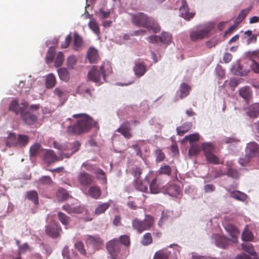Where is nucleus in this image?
Segmentation results:
<instances>
[{
	"instance_id": "obj_1",
	"label": "nucleus",
	"mask_w": 259,
	"mask_h": 259,
	"mask_svg": "<svg viewBox=\"0 0 259 259\" xmlns=\"http://www.w3.org/2000/svg\"><path fill=\"white\" fill-rule=\"evenodd\" d=\"M72 117L77 119L76 123L69 125L67 128L68 133L73 135H79L89 132L92 127L95 126L96 122L86 114H76Z\"/></svg>"
},
{
	"instance_id": "obj_2",
	"label": "nucleus",
	"mask_w": 259,
	"mask_h": 259,
	"mask_svg": "<svg viewBox=\"0 0 259 259\" xmlns=\"http://www.w3.org/2000/svg\"><path fill=\"white\" fill-rule=\"evenodd\" d=\"M132 21L138 27L146 28L149 32L156 33L160 30L159 24L153 18L143 13L133 15Z\"/></svg>"
},
{
	"instance_id": "obj_3",
	"label": "nucleus",
	"mask_w": 259,
	"mask_h": 259,
	"mask_svg": "<svg viewBox=\"0 0 259 259\" xmlns=\"http://www.w3.org/2000/svg\"><path fill=\"white\" fill-rule=\"evenodd\" d=\"M106 248L112 259H125L128 254V250L121 248L117 238L107 242Z\"/></svg>"
},
{
	"instance_id": "obj_4",
	"label": "nucleus",
	"mask_w": 259,
	"mask_h": 259,
	"mask_svg": "<svg viewBox=\"0 0 259 259\" xmlns=\"http://www.w3.org/2000/svg\"><path fill=\"white\" fill-rule=\"evenodd\" d=\"M154 218L150 215H146L143 220L136 218L132 221V227L139 234L146 230H149L154 226Z\"/></svg>"
},
{
	"instance_id": "obj_5",
	"label": "nucleus",
	"mask_w": 259,
	"mask_h": 259,
	"mask_svg": "<svg viewBox=\"0 0 259 259\" xmlns=\"http://www.w3.org/2000/svg\"><path fill=\"white\" fill-rule=\"evenodd\" d=\"M109 67V65L107 63H103L101 66H94L88 72V76L89 79L95 83H99L101 77H103L104 80H105V71L107 68Z\"/></svg>"
},
{
	"instance_id": "obj_6",
	"label": "nucleus",
	"mask_w": 259,
	"mask_h": 259,
	"mask_svg": "<svg viewBox=\"0 0 259 259\" xmlns=\"http://www.w3.org/2000/svg\"><path fill=\"white\" fill-rule=\"evenodd\" d=\"M80 146V144L78 141L66 143L62 146V153L60 154L66 158H69L79 150Z\"/></svg>"
},
{
	"instance_id": "obj_7",
	"label": "nucleus",
	"mask_w": 259,
	"mask_h": 259,
	"mask_svg": "<svg viewBox=\"0 0 259 259\" xmlns=\"http://www.w3.org/2000/svg\"><path fill=\"white\" fill-rule=\"evenodd\" d=\"M45 231L50 237L57 238L59 236L60 232L62 231V228L57 222L55 220H52L46 226Z\"/></svg>"
},
{
	"instance_id": "obj_8",
	"label": "nucleus",
	"mask_w": 259,
	"mask_h": 259,
	"mask_svg": "<svg viewBox=\"0 0 259 259\" xmlns=\"http://www.w3.org/2000/svg\"><path fill=\"white\" fill-rule=\"evenodd\" d=\"M211 30V27L210 26H207L202 29L193 30L190 33V38L192 41H196L205 37H208Z\"/></svg>"
},
{
	"instance_id": "obj_9",
	"label": "nucleus",
	"mask_w": 259,
	"mask_h": 259,
	"mask_svg": "<svg viewBox=\"0 0 259 259\" xmlns=\"http://www.w3.org/2000/svg\"><path fill=\"white\" fill-rule=\"evenodd\" d=\"M86 244L87 245L92 246L95 250H98L103 246V241L98 235H88Z\"/></svg>"
},
{
	"instance_id": "obj_10",
	"label": "nucleus",
	"mask_w": 259,
	"mask_h": 259,
	"mask_svg": "<svg viewBox=\"0 0 259 259\" xmlns=\"http://www.w3.org/2000/svg\"><path fill=\"white\" fill-rule=\"evenodd\" d=\"M77 181L81 186L88 187L93 182L94 177L86 172H81L77 175Z\"/></svg>"
},
{
	"instance_id": "obj_11",
	"label": "nucleus",
	"mask_w": 259,
	"mask_h": 259,
	"mask_svg": "<svg viewBox=\"0 0 259 259\" xmlns=\"http://www.w3.org/2000/svg\"><path fill=\"white\" fill-rule=\"evenodd\" d=\"M20 116L25 124L29 125L34 124L37 120V117L29 111H26L21 110Z\"/></svg>"
},
{
	"instance_id": "obj_12",
	"label": "nucleus",
	"mask_w": 259,
	"mask_h": 259,
	"mask_svg": "<svg viewBox=\"0 0 259 259\" xmlns=\"http://www.w3.org/2000/svg\"><path fill=\"white\" fill-rule=\"evenodd\" d=\"M131 127L128 121L123 122L120 127L117 129L116 132L120 133L125 139H129L132 137L131 132Z\"/></svg>"
},
{
	"instance_id": "obj_13",
	"label": "nucleus",
	"mask_w": 259,
	"mask_h": 259,
	"mask_svg": "<svg viewBox=\"0 0 259 259\" xmlns=\"http://www.w3.org/2000/svg\"><path fill=\"white\" fill-rule=\"evenodd\" d=\"M246 155L250 158L254 157L259 154V146L255 142L249 143L245 149Z\"/></svg>"
},
{
	"instance_id": "obj_14",
	"label": "nucleus",
	"mask_w": 259,
	"mask_h": 259,
	"mask_svg": "<svg viewBox=\"0 0 259 259\" xmlns=\"http://www.w3.org/2000/svg\"><path fill=\"white\" fill-rule=\"evenodd\" d=\"M63 210L67 212L69 214L81 213L83 212V208L80 205H75L67 203L62 206Z\"/></svg>"
},
{
	"instance_id": "obj_15",
	"label": "nucleus",
	"mask_w": 259,
	"mask_h": 259,
	"mask_svg": "<svg viewBox=\"0 0 259 259\" xmlns=\"http://www.w3.org/2000/svg\"><path fill=\"white\" fill-rule=\"evenodd\" d=\"M180 12L182 17L185 20H189L194 16V13H189L188 5L186 1H182V6L180 8Z\"/></svg>"
},
{
	"instance_id": "obj_16",
	"label": "nucleus",
	"mask_w": 259,
	"mask_h": 259,
	"mask_svg": "<svg viewBox=\"0 0 259 259\" xmlns=\"http://www.w3.org/2000/svg\"><path fill=\"white\" fill-rule=\"evenodd\" d=\"M223 226L226 231L229 233L232 238L235 239L237 238L239 235V231L236 227L227 221H225L223 223Z\"/></svg>"
},
{
	"instance_id": "obj_17",
	"label": "nucleus",
	"mask_w": 259,
	"mask_h": 259,
	"mask_svg": "<svg viewBox=\"0 0 259 259\" xmlns=\"http://www.w3.org/2000/svg\"><path fill=\"white\" fill-rule=\"evenodd\" d=\"M231 240L224 236L218 235L215 238L216 245L221 248L225 249L229 245Z\"/></svg>"
},
{
	"instance_id": "obj_18",
	"label": "nucleus",
	"mask_w": 259,
	"mask_h": 259,
	"mask_svg": "<svg viewBox=\"0 0 259 259\" xmlns=\"http://www.w3.org/2000/svg\"><path fill=\"white\" fill-rule=\"evenodd\" d=\"M246 114L250 118H256L259 115V103H254L250 105Z\"/></svg>"
},
{
	"instance_id": "obj_19",
	"label": "nucleus",
	"mask_w": 259,
	"mask_h": 259,
	"mask_svg": "<svg viewBox=\"0 0 259 259\" xmlns=\"http://www.w3.org/2000/svg\"><path fill=\"white\" fill-rule=\"evenodd\" d=\"M133 69L135 75L139 77L144 75L147 71L145 64L141 62L136 63Z\"/></svg>"
},
{
	"instance_id": "obj_20",
	"label": "nucleus",
	"mask_w": 259,
	"mask_h": 259,
	"mask_svg": "<svg viewBox=\"0 0 259 259\" xmlns=\"http://www.w3.org/2000/svg\"><path fill=\"white\" fill-rule=\"evenodd\" d=\"M171 172L172 169L171 166L166 164H163L156 171V174L158 176L164 175L167 177H170Z\"/></svg>"
},
{
	"instance_id": "obj_21",
	"label": "nucleus",
	"mask_w": 259,
	"mask_h": 259,
	"mask_svg": "<svg viewBox=\"0 0 259 259\" xmlns=\"http://www.w3.org/2000/svg\"><path fill=\"white\" fill-rule=\"evenodd\" d=\"M58 160V157L52 150H47L44 155V160L48 164L55 162Z\"/></svg>"
},
{
	"instance_id": "obj_22",
	"label": "nucleus",
	"mask_w": 259,
	"mask_h": 259,
	"mask_svg": "<svg viewBox=\"0 0 259 259\" xmlns=\"http://www.w3.org/2000/svg\"><path fill=\"white\" fill-rule=\"evenodd\" d=\"M252 7L250 6L247 9L242 10L238 14L237 18L234 20V23L238 25L247 16L250 11L251 10Z\"/></svg>"
},
{
	"instance_id": "obj_23",
	"label": "nucleus",
	"mask_w": 259,
	"mask_h": 259,
	"mask_svg": "<svg viewBox=\"0 0 259 259\" xmlns=\"http://www.w3.org/2000/svg\"><path fill=\"white\" fill-rule=\"evenodd\" d=\"M88 194L94 199H98L101 195V190L97 186L91 187L88 191Z\"/></svg>"
},
{
	"instance_id": "obj_24",
	"label": "nucleus",
	"mask_w": 259,
	"mask_h": 259,
	"mask_svg": "<svg viewBox=\"0 0 259 259\" xmlns=\"http://www.w3.org/2000/svg\"><path fill=\"white\" fill-rule=\"evenodd\" d=\"M17 136L14 133H10L6 140V145L7 147H17Z\"/></svg>"
},
{
	"instance_id": "obj_25",
	"label": "nucleus",
	"mask_w": 259,
	"mask_h": 259,
	"mask_svg": "<svg viewBox=\"0 0 259 259\" xmlns=\"http://www.w3.org/2000/svg\"><path fill=\"white\" fill-rule=\"evenodd\" d=\"M167 193L171 196H177L180 193L181 190L180 187L176 185H170L166 189Z\"/></svg>"
},
{
	"instance_id": "obj_26",
	"label": "nucleus",
	"mask_w": 259,
	"mask_h": 259,
	"mask_svg": "<svg viewBox=\"0 0 259 259\" xmlns=\"http://www.w3.org/2000/svg\"><path fill=\"white\" fill-rule=\"evenodd\" d=\"M192 124L191 122H186L181 126L177 128V134L179 136H183L188 132L192 128Z\"/></svg>"
},
{
	"instance_id": "obj_27",
	"label": "nucleus",
	"mask_w": 259,
	"mask_h": 259,
	"mask_svg": "<svg viewBox=\"0 0 259 259\" xmlns=\"http://www.w3.org/2000/svg\"><path fill=\"white\" fill-rule=\"evenodd\" d=\"M143 172L142 167L137 165L133 166L131 169V174L134 178V181L139 180Z\"/></svg>"
},
{
	"instance_id": "obj_28",
	"label": "nucleus",
	"mask_w": 259,
	"mask_h": 259,
	"mask_svg": "<svg viewBox=\"0 0 259 259\" xmlns=\"http://www.w3.org/2000/svg\"><path fill=\"white\" fill-rule=\"evenodd\" d=\"M88 58L91 63H95L98 58L97 50L93 48H90L88 52Z\"/></svg>"
},
{
	"instance_id": "obj_29",
	"label": "nucleus",
	"mask_w": 259,
	"mask_h": 259,
	"mask_svg": "<svg viewBox=\"0 0 259 259\" xmlns=\"http://www.w3.org/2000/svg\"><path fill=\"white\" fill-rule=\"evenodd\" d=\"M21 109L22 111L24 110L23 108L19 107V103L17 100H13L9 105V110L14 112L16 115L21 114Z\"/></svg>"
},
{
	"instance_id": "obj_30",
	"label": "nucleus",
	"mask_w": 259,
	"mask_h": 259,
	"mask_svg": "<svg viewBox=\"0 0 259 259\" xmlns=\"http://www.w3.org/2000/svg\"><path fill=\"white\" fill-rule=\"evenodd\" d=\"M190 89V87L187 83H182L179 89L181 92L180 98L183 99L187 97L189 94V91Z\"/></svg>"
},
{
	"instance_id": "obj_31",
	"label": "nucleus",
	"mask_w": 259,
	"mask_h": 259,
	"mask_svg": "<svg viewBox=\"0 0 259 259\" xmlns=\"http://www.w3.org/2000/svg\"><path fill=\"white\" fill-rule=\"evenodd\" d=\"M58 218L60 222L65 226L69 225L70 222V218L64 213L59 211L57 213Z\"/></svg>"
},
{
	"instance_id": "obj_32",
	"label": "nucleus",
	"mask_w": 259,
	"mask_h": 259,
	"mask_svg": "<svg viewBox=\"0 0 259 259\" xmlns=\"http://www.w3.org/2000/svg\"><path fill=\"white\" fill-rule=\"evenodd\" d=\"M29 137L24 135L19 134L17 136V147H24L28 143Z\"/></svg>"
},
{
	"instance_id": "obj_33",
	"label": "nucleus",
	"mask_w": 259,
	"mask_h": 259,
	"mask_svg": "<svg viewBox=\"0 0 259 259\" xmlns=\"http://www.w3.org/2000/svg\"><path fill=\"white\" fill-rule=\"evenodd\" d=\"M58 73L61 80L67 81L69 79L68 71L66 68H60L58 69Z\"/></svg>"
},
{
	"instance_id": "obj_34",
	"label": "nucleus",
	"mask_w": 259,
	"mask_h": 259,
	"mask_svg": "<svg viewBox=\"0 0 259 259\" xmlns=\"http://www.w3.org/2000/svg\"><path fill=\"white\" fill-rule=\"evenodd\" d=\"M110 204L108 202H105L99 205L95 209L94 213L96 215H99L105 212V211L109 207Z\"/></svg>"
},
{
	"instance_id": "obj_35",
	"label": "nucleus",
	"mask_w": 259,
	"mask_h": 259,
	"mask_svg": "<svg viewBox=\"0 0 259 259\" xmlns=\"http://www.w3.org/2000/svg\"><path fill=\"white\" fill-rule=\"evenodd\" d=\"M230 196L231 197L241 201H245L247 197V196L245 193L238 191L232 192Z\"/></svg>"
},
{
	"instance_id": "obj_36",
	"label": "nucleus",
	"mask_w": 259,
	"mask_h": 259,
	"mask_svg": "<svg viewBox=\"0 0 259 259\" xmlns=\"http://www.w3.org/2000/svg\"><path fill=\"white\" fill-rule=\"evenodd\" d=\"M153 242V238L150 233L147 232L144 234L141 240V243L143 246H148Z\"/></svg>"
},
{
	"instance_id": "obj_37",
	"label": "nucleus",
	"mask_w": 259,
	"mask_h": 259,
	"mask_svg": "<svg viewBox=\"0 0 259 259\" xmlns=\"http://www.w3.org/2000/svg\"><path fill=\"white\" fill-rule=\"evenodd\" d=\"M57 196L61 201L67 200L69 196L67 191L63 188H59L57 192Z\"/></svg>"
},
{
	"instance_id": "obj_38",
	"label": "nucleus",
	"mask_w": 259,
	"mask_h": 259,
	"mask_svg": "<svg viewBox=\"0 0 259 259\" xmlns=\"http://www.w3.org/2000/svg\"><path fill=\"white\" fill-rule=\"evenodd\" d=\"M239 94L245 100H248L251 95V91L249 87H243L240 89Z\"/></svg>"
},
{
	"instance_id": "obj_39",
	"label": "nucleus",
	"mask_w": 259,
	"mask_h": 259,
	"mask_svg": "<svg viewBox=\"0 0 259 259\" xmlns=\"http://www.w3.org/2000/svg\"><path fill=\"white\" fill-rule=\"evenodd\" d=\"M56 80L53 74H49L46 78V85L48 89L53 88L56 84Z\"/></svg>"
},
{
	"instance_id": "obj_40",
	"label": "nucleus",
	"mask_w": 259,
	"mask_h": 259,
	"mask_svg": "<svg viewBox=\"0 0 259 259\" xmlns=\"http://www.w3.org/2000/svg\"><path fill=\"white\" fill-rule=\"evenodd\" d=\"M155 156V161L156 163H159L164 161L165 156L162 150L159 148H157L154 151Z\"/></svg>"
},
{
	"instance_id": "obj_41",
	"label": "nucleus",
	"mask_w": 259,
	"mask_h": 259,
	"mask_svg": "<svg viewBox=\"0 0 259 259\" xmlns=\"http://www.w3.org/2000/svg\"><path fill=\"white\" fill-rule=\"evenodd\" d=\"M149 188L151 193L157 194L159 192V186L157 183V179L154 178L149 184Z\"/></svg>"
},
{
	"instance_id": "obj_42",
	"label": "nucleus",
	"mask_w": 259,
	"mask_h": 259,
	"mask_svg": "<svg viewBox=\"0 0 259 259\" xmlns=\"http://www.w3.org/2000/svg\"><path fill=\"white\" fill-rule=\"evenodd\" d=\"M27 198L32 201L34 204H37L38 203V194L35 191H29L26 193Z\"/></svg>"
},
{
	"instance_id": "obj_43",
	"label": "nucleus",
	"mask_w": 259,
	"mask_h": 259,
	"mask_svg": "<svg viewBox=\"0 0 259 259\" xmlns=\"http://www.w3.org/2000/svg\"><path fill=\"white\" fill-rule=\"evenodd\" d=\"M202 149L205 156L207 155V154L213 152L214 147L211 144L205 143L202 144Z\"/></svg>"
},
{
	"instance_id": "obj_44",
	"label": "nucleus",
	"mask_w": 259,
	"mask_h": 259,
	"mask_svg": "<svg viewBox=\"0 0 259 259\" xmlns=\"http://www.w3.org/2000/svg\"><path fill=\"white\" fill-rule=\"evenodd\" d=\"M208 162L214 164L220 163L219 158L213 153H210L205 156Z\"/></svg>"
},
{
	"instance_id": "obj_45",
	"label": "nucleus",
	"mask_w": 259,
	"mask_h": 259,
	"mask_svg": "<svg viewBox=\"0 0 259 259\" xmlns=\"http://www.w3.org/2000/svg\"><path fill=\"white\" fill-rule=\"evenodd\" d=\"M75 248L82 255L86 256L87 251L84 248L83 242L81 241L76 242L74 244Z\"/></svg>"
},
{
	"instance_id": "obj_46",
	"label": "nucleus",
	"mask_w": 259,
	"mask_h": 259,
	"mask_svg": "<svg viewBox=\"0 0 259 259\" xmlns=\"http://www.w3.org/2000/svg\"><path fill=\"white\" fill-rule=\"evenodd\" d=\"M95 175L98 179L102 180L104 183H106L107 179L105 172L101 168H97L94 171Z\"/></svg>"
},
{
	"instance_id": "obj_47",
	"label": "nucleus",
	"mask_w": 259,
	"mask_h": 259,
	"mask_svg": "<svg viewBox=\"0 0 259 259\" xmlns=\"http://www.w3.org/2000/svg\"><path fill=\"white\" fill-rule=\"evenodd\" d=\"M171 38V35L168 32H163L159 36V40L165 44L169 43Z\"/></svg>"
},
{
	"instance_id": "obj_48",
	"label": "nucleus",
	"mask_w": 259,
	"mask_h": 259,
	"mask_svg": "<svg viewBox=\"0 0 259 259\" xmlns=\"http://www.w3.org/2000/svg\"><path fill=\"white\" fill-rule=\"evenodd\" d=\"M73 43L75 49L76 50H78V49L80 48L82 45V38L79 36V35L77 32L74 33Z\"/></svg>"
},
{
	"instance_id": "obj_49",
	"label": "nucleus",
	"mask_w": 259,
	"mask_h": 259,
	"mask_svg": "<svg viewBox=\"0 0 259 259\" xmlns=\"http://www.w3.org/2000/svg\"><path fill=\"white\" fill-rule=\"evenodd\" d=\"M118 240L120 244H122L125 247H128L131 244L130 237L129 235H121L119 237Z\"/></svg>"
},
{
	"instance_id": "obj_50",
	"label": "nucleus",
	"mask_w": 259,
	"mask_h": 259,
	"mask_svg": "<svg viewBox=\"0 0 259 259\" xmlns=\"http://www.w3.org/2000/svg\"><path fill=\"white\" fill-rule=\"evenodd\" d=\"M245 34L248 37L246 40L247 45H249L251 43H254L256 41V36L252 34L251 30H248L246 31Z\"/></svg>"
},
{
	"instance_id": "obj_51",
	"label": "nucleus",
	"mask_w": 259,
	"mask_h": 259,
	"mask_svg": "<svg viewBox=\"0 0 259 259\" xmlns=\"http://www.w3.org/2000/svg\"><path fill=\"white\" fill-rule=\"evenodd\" d=\"M55 54V49L53 47L49 49L46 55V62L49 63L53 61L54 59Z\"/></svg>"
},
{
	"instance_id": "obj_52",
	"label": "nucleus",
	"mask_w": 259,
	"mask_h": 259,
	"mask_svg": "<svg viewBox=\"0 0 259 259\" xmlns=\"http://www.w3.org/2000/svg\"><path fill=\"white\" fill-rule=\"evenodd\" d=\"M77 60L76 57L71 55L69 56L66 60V65L69 69L73 68L74 66L75 65L76 63Z\"/></svg>"
},
{
	"instance_id": "obj_53",
	"label": "nucleus",
	"mask_w": 259,
	"mask_h": 259,
	"mask_svg": "<svg viewBox=\"0 0 259 259\" xmlns=\"http://www.w3.org/2000/svg\"><path fill=\"white\" fill-rule=\"evenodd\" d=\"M135 183V187L138 190L142 192H146L148 190L147 185H144L140 180H136Z\"/></svg>"
},
{
	"instance_id": "obj_54",
	"label": "nucleus",
	"mask_w": 259,
	"mask_h": 259,
	"mask_svg": "<svg viewBox=\"0 0 259 259\" xmlns=\"http://www.w3.org/2000/svg\"><path fill=\"white\" fill-rule=\"evenodd\" d=\"M89 26L91 29L96 34L98 35L100 32V29L99 25L96 21L94 20H92L89 23Z\"/></svg>"
},
{
	"instance_id": "obj_55",
	"label": "nucleus",
	"mask_w": 259,
	"mask_h": 259,
	"mask_svg": "<svg viewBox=\"0 0 259 259\" xmlns=\"http://www.w3.org/2000/svg\"><path fill=\"white\" fill-rule=\"evenodd\" d=\"M64 60V56L63 52H60L58 54L55 61V65L59 67L62 65Z\"/></svg>"
},
{
	"instance_id": "obj_56",
	"label": "nucleus",
	"mask_w": 259,
	"mask_h": 259,
	"mask_svg": "<svg viewBox=\"0 0 259 259\" xmlns=\"http://www.w3.org/2000/svg\"><path fill=\"white\" fill-rule=\"evenodd\" d=\"M40 148V145L39 144H35L31 146L30 148V156L31 157H34L37 155Z\"/></svg>"
},
{
	"instance_id": "obj_57",
	"label": "nucleus",
	"mask_w": 259,
	"mask_h": 259,
	"mask_svg": "<svg viewBox=\"0 0 259 259\" xmlns=\"http://www.w3.org/2000/svg\"><path fill=\"white\" fill-rule=\"evenodd\" d=\"M200 151V148L197 145H192L188 152L190 156H194L197 154Z\"/></svg>"
},
{
	"instance_id": "obj_58",
	"label": "nucleus",
	"mask_w": 259,
	"mask_h": 259,
	"mask_svg": "<svg viewBox=\"0 0 259 259\" xmlns=\"http://www.w3.org/2000/svg\"><path fill=\"white\" fill-rule=\"evenodd\" d=\"M199 139V136L197 134H192L189 136H187L184 138L185 141H188L190 143H192L193 142L197 141Z\"/></svg>"
},
{
	"instance_id": "obj_59",
	"label": "nucleus",
	"mask_w": 259,
	"mask_h": 259,
	"mask_svg": "<svg viewBox=\"0 0 259 259\" xmlns=\"http://www.w3.org/2000/svg\"><path fill=\"white\" fill-rule=\"evenodd\" d=\"M242 239L243 241H251L253 239V235L250 231H245L242 234Z\"/></svg>"
},
{
	"instance_id": "obj_60",
	"label": "nucleus",
	"mask_w": 259,
	"mask_h": 259,
	"mask_svg": "<svg viewBox=\"0 0 259 259\" xmlns=\"http://www.w3.org/2000/svg\"><path fill=\"white\" fill-rule=\"evenodd\" d=\"M227 175L233 178L238 179L239 177V173L238 170L230 168L227 171Z\"/></svg>"
},
{
	"instance_id": "obj_61",
	"label": "nucleus",
	"mask_w": 259,
	"mask_h": 259,
	"mask_svg": "<svg viewBox=\"0 0 259 259\" xmlns=\"http://www.w3.org/2000/svg\"><path fill=\"white\" fill-rule=\"evenodd\" d=\"M154 259H168V255L162 251H159L155 253Z\"/></svg>"
},
{
	"instance_id": "obj_62",
	"label": "nucleus",
	"mask_w": 259,
	"mask_h": 259,
	"mask_svg": "<svg viewBox=\"0 0 259 259\" xmlns=\"http://www.w3.org/2000/svg\"><path fill=\"white\" fill-rule=\"evenodd\" d=\"M248 56L250 58L251 61L255 59L259 58V50H256L252 52L247 53Z\"/></svg>"
},
{
	"instance_id": "obj_63",
	"label": "nucleus",
	"mask_w": 259,
	"mask_h": 259,
	"mask_svg": "<svg viewBox=\"0 0 259 259\" xmlns=\"http://www.w3.org/2000/svg\"><path fill=\"white\" fill-rule=\"evenodd\" d=\"M235 259H259L256 256H251L249 255L243 253L236 256Z\"/></svg>"
},
{
	"instance_id": "obj_64",
	"label": "nucleus",
	"mask_w": 259,
	"mask_h": 259,
	"mask_svg": "<svg viewBox=\"0 0 259 259\" xmlns=\"http://www.w3.org/2000/svg\"><path fill=\"white\" fill-rule=\"evenodd\" d=\"M40 182L43 184L49 185L52 183V179L49 176H43L40 179Z\"/></svg>"
}]
</instances>
